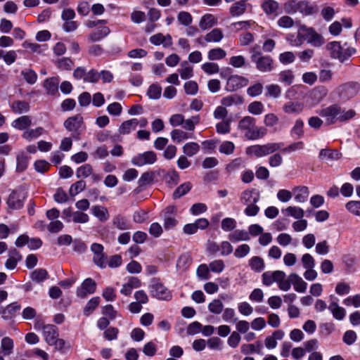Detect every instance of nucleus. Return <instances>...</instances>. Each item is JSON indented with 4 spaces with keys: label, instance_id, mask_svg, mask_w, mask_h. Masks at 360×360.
<instances>
[{
    "label": "nucleus",
    "instance_id": "09e8293b",
    "mask_svg": "<svg viewBox=\"0 0 360 360\" xmlns=\"http://www.w3.org/2000/svg\"><path fill=\"white\" fill-rule=\"evenodd\" d=\"M192 188V185L190 182H186L179 187L173 193V198L177 199L181 196L186 195Z\"/></svg>",
    "mask_w": 360,
    "mask_h": 360
},
{
    "label": "nucleus",
    "instance_id": "2f4dec72",
    "mask_svg": "<svg viewBox=\"0 0 360 360\" xmlns=\"http://www.w3.org/2000/svg\"><path fill=\"white\" fill-rule=\"evenodd\" d=\"M232 242L247 241L250 240L249 233L245 230H236L229 236Z\"/></svg>",
    "mask_w": 360,
    "mask_h": 360
},
{
    "label": "nucleus",
    "instance_id": "58836bf2",
    "mask_svg": "<svg viewBox=\"0 0 360 360\" xmlns=\"http://www.w3.org/2000/svg\"><path fill=\"white\" fill-rule=\"evenodd\" d=\"M17 165L16 170L18 172H23L27 167L28 165V157L25 154L24 152H20L18 154L17 158Z\"/></svg>",
    "mask_w": 360,
    "mask_h": 360
},
{
    "label": "nucleus",
    "instance_id": "338daca9",
    "mask_svg": "<svg viewBox=\"0 0 360 360\" xmlns=\"http://www.w3.org/2000/svg\"><path fill=\"white\" fill-rule=\"evenodd\" d=\"M277 24L281 28L288 29L293 26L294 21L290 16L284 15L278 20Z\"/></svg>",
    "mask_w": 360,
    "mask_h": 360
},
{
    "label": "nucleus",
    "instance_id": "4d7b16f0",
    "mask_svg": "<svg viewBox=\"0 0 360 360\" xmlns=\"http://www.w3.org/2000/svg\"><path fill=\"white\" fill-rule=\"evenodd\" d=\"M244 167L243 160L241 158H236L226 165V169L229 173H232Z\"/></svg>",
    "mask_w": 360,
    "mask_h": 360
},
{
    "label": "nucleus",
    "instance_id": "b1692460",
    "mask_svg": "<svg viewBox=\"0 0 360 360\" xmlns=\"http://www.w3.org/2000/svg\"><path fill=\"white\" fill-rule=\"evenodd\" d=\"M139 120L136 118H133L129 120H127L122 123L119 128V132L121 134H129L131 131L136 129L137 125H139Z\"/></svg>",
    "mask_w": 360,
    "mask_h": 360
},
{
    "label": "nucleus",
    "instance_id": "052dcab7",
    "mask_svg": "<svg viewBox=\"0 0 360 360\" xmlns=\"http://www.w3.org/2000/svg\"><path fill=\"white\" fill-rule=\"evenodd\" d=\"M224 305L219 300H214L208 305V309L210 312L216 314H219L222 312Z\"/></svg>",
    "mask_w": 360,
    "mask_h": 360
},
{
    "label": "nucleus",
    "instance_id": "7ed1b4c3",
    "mask_svg": "<svg viewBox=\"0 0 360 360\" xmlns=\"http://www.w3.org/2000/svg\"><path fill=\"white\" fill-rule=\"evenodd\" d=\"M283 145L282 143H267L263 145H253L246 148L245 153L250 156L262 158L280 150Z\"/></svg>",
    "mask_w": 360,
    "mask_h": 360
},
{
    "label": "nucleus",
    "instance_id": "f03ea898",
    "mask_svg": "<svg viewBox=\"0 0 360 360\" xmlns=\"http://www.w3.org/2000/svg\"><path fill=\"white\" fill-rule=\"evenodd\" d=\"M258 46H253L251 53V61L255 64L256 68L261 72H269L274 70V60L269 56H264L257 50Z\"/></svg>",
    "mask_w": 360,
    "mask_h": 360
},
{
    "label": "nucleus",
    "instance_id": "49530a36",
    "mask_svg": "<svg viewBox=\"0 0 360 360\" xmlns=\"http://www.w3.org/2000/svg\"><path fill=\"white\" fill-rule=\"evenodd\" d=\"M93 167L90 164H85L77 168L76 176L77 178H87L92 174Z\"/></svg>",
    "mask_w": 360,
    "mask_h": 360
},
{
    "label": "nucleus",
    "instance_id": "13d9d810",
    "mask_svg": "<svg viewBox=\"0 0 360 360\" xmlns=\"http://www.w3.org/2000/svg\"><path fill=\"white\" fill-rule=\"evenodd\" d=\"M202 70L208 75H213L219 72V67L217 63L207 62L202 65Z\"/></svg>",
    "mask_w": 360,
    "mask_h": 360
},
{
    "label": "nucleus",
    "instance_id": "412c9836",
    "mask_svg": "<svg viewBox=\"0 0 360 360\" xmlns=\"http://www.w3.org/2000/svg\"><path fill=\"white\" fill-rule=\"evenodd\" d=\"M217 24V19L210 13L202 15L199 22V27L202 30H208Z\"/></svg>",
    "mask_w": 360,
    "mask_h": 360
},
{
    "label": "nucleus",
    "instance_id": "f257e3e1",
    "mask_svg": "<svg viewBox=\"0 0 360 360\" xmlns=\"http://www.w3.org/2000/svg\"><path fill=\"white\" fill-rule=\"evenodd\" d=\"M238 130L250 141L261 139L267 134L264 127L257 126L256 119L251 116H245L238 121Z\"/></svg>",
    "mask_w": 360,
    "mask_h": 360
},
{
    "label": "nucleus",
    "instance_id": "393cba45",
    "mask_svg": "<svg viewBox=\"0 0 360 360\" xmlns=\"http://www.w3.org/2000/svg\"><path fill=\"white\" fill-rule=\"evenodd\" d=\"M295 200L297 202H305L309 195V188L307 186H298L292 189Z\"/></svg>",
    "mask_w": 360,
    "mask_h": 360
},
{
    "label": "nucleus",
    "instance_id": "ea45409f",
    "mask_svg": "<svg viewBox=\"0 0 360 360\" xmlns=\"http://www.w3.org/2000/svg\"><path fill=\"white\" fill-rule=\"evenodd\" d=\"M249 265L256 272H261L265 266L263 259L257 256L252 257L249 260Z\"/></svg>",
    "mask_w": 360,
    "mask_h": 360
},
{
    "label": "nucleus",
    "instance_id": "a19ab883",
    "mask_svg": "<svg viewBox=\"0 0 360 360\" xmlns=\"http://www.w3.org/2000/svg\"><path fill=\"white\" fill-rule=\"evenodd\" d=\"M297 12L305 15H309L315 12V8L309 1H300Z\"/></svg>",
    "mask_w": 360,
    "mask_h": 360
},
{
    "label": "nucleus",
    "instance_id": "c03bdc74",
    "mask_svg": "<svg viewBox=\"0 0 360 360\" xmlns=\"http://www.w3.org/2000/svg\"><path fill=\"white\" fill-rule=\"evenodd\" d=\"M48 272L44 269H37L31 273V278L37 283H41L47 279Z\"/></svg>",
    "mask_w": 360,
    "mask_h": 360
},
{
    "label": "nucleus",
    "instance_id": "f704fd0d",
    "mask_svg": "<svg viewBox=\"0 0 360 360\" xmlns=\"http://www.w3.org/2000/svg\"><path fill=\"white\" fill-rule=\"evenodd\" d=\"M12 110L17 114H22L30 110V104L24 101H17L11 105Z\"/></svg>",
    "mask_w": 360,
    "mask_h": 360
},
{
    "label": "nucleus",
    "instance_id": "cd10ccee",
    "mask_svg": "<svg viewBox=\"0 0 360 360\" xmlns=\"http://www.w3.org/2000/svg\"><path fill=\"white\" fill-rule=\"evenodd\" d=\"M92 214L101 221H105L109 219L108 209L103 206L95 205L91 208Z\"/></svg>",
    "mask_w": 360,
    "mask_h": 360
},
{
    "label": "nucleus",
    "instance_id": "a18cd8bd",
    "mask_svg": "<svg viewBox=\"0 0 360 360\" xmlns=\"http://www.w3.org/2000/svg\"><path fill=\"white\" fill-rule=\"evenodd\" d=\"M100 303V297H92L86 304L84 308V314L86 316H89L98 306Z\"/></svg>",
    "mask_w": 360,
    "mask_h": 360
},
{
    "label": "nucleus",
    "instance_id": "5701e85b",
    "mask_svg": "<svg viewBox=\"0 0 360 360\" xmlns=\"http://www.w3.org/2000/svg\"><path fill=\"white\" fill-rule=\"evenodd\" d=\"M223 38V32L219 28L213 29L210 32H207L204 37L205 41L208 43H219Z\"/></svg>",
    "mask_w": 360,
    "mask_h": 360
},
{
    "label": "nucleus",
    "instance_id": "7c9ffc66",
    "mask_svg": "<svg viewBox=\"0 0 360 360\" xmlns=\"http://www.w3.org/2000/svg\"><path fill=\"white\" fill-rule=\"evenodd\" d=\"M58 83L59 79L58 77H51L44 81V86L48 94L53 95L58 91Z\"/></svg>",
    "mask_w": 360,
    "mask_h": 360
},
{
    "label": "nucleus",
    "instance_id": "c756f323",
    "mask_svg": "<svg viewBox=\"0 0 360 360\" xmlns=\"http://www.w3.org/2000/svg\"><path fill=\"white\" fill-rule=\"evenodd\" d=\"M112 223L115 228L120 231L127 230L130 229V224L128 222L127 219L120 214L115 216L112 219Z\"/></svg>",
    "mask_w": 360,
    "mask_h": 360
},
{
    "label": "nucleus",
    "instance_id": "603ef678",
    "mask_svg": "<svg viewBox=\"0 0 360 360\" xmlns=\"http://www.w3.org/2000/svg\"><path fill=\"white\" fill-rule=\"evenodd\" d=\"M340 153L337 150L330 149H322L319 153V158L322 160H337Z\"/></svg>",
    "mask_w": 360,
    "mask_h": 360
},
{
    "label": "nucleus",
    "instance_id": "6e6552de",
    "mask_svg": "<svg viewBox=\"0 0 360 360\" xmlns=\"http://www.w3.org/2000/svg\"><path fill=\"white\" fill-rule=\"evenodd\" d=\"M103 246L97 243H94L91 245V251L94 253V263L101 269L106 267L107 257L103 252Z\"/></svg>",
    "mask_w": 360,
    "mask_h": 360
},
{
    "label": "nucleus",
    "instance_id": "a211bd4d",
    "mask_svg": "<svg viewBox=\"0 0 360 360\" xmlns=\"http://www.w3.org/2000/svg\"><path fill=\"white\" fill-rule=\"evenodd\" d=\"M283 275L282 271H266L262 274V283L266 286L271 285L273 283H277Z\"/></svg>",
    "mask_w": 360,
    "mask_h": 360
},
{
    "label": "nucleus",
    "instance_id": "4468645a",
    "mask_svg": "<svg viewBox=\"0 0 360 360\" xmlns=\"http://www.w3.org/2000/svg\"><path fill=\"white\" fill-rule=\"evenodd\" d=\"M259 193L257 189H246L241 193L240 202L243 205L257 203L259 200Z\"/></svg>",
    "mask_w": 360,
    "mask_h": 360
},
{
    "label": "nucleus",
    "instance_id": "37998d69",
    "mask_svg": "<svg viewBox=\"0 0 360 360\" xmlns=\"http://www.w3.org/2000/svg\"><path fill=\"white\" fill-rule=\"evenodd\" d=\"M200 150V146L195 142L186 143L183 146L184 153L188 157H192L197 154Z\"/></svg>",
    "mask_w": 360,
    "mask_h": 360
},
{
    "label": "nucleus",
    "instance_id": "dca6fc26",
    "mask_svg": "<svg viewBox=\"0 0 360 360\" xmlns=\"http://www.w3.org/2000/svg\"><path fill=\"white\" fill-rule=\"evenodd\" d=\"M82 123L83 117L80 115H76L68 117L63 125L69 131L76 132L82 127Z\"/></svg>",
    "mask_w": 360,
    "mask_h": 360
},
{
    "label": "nucleus",
    "instance_id": "0eeeda50",
    "mask_svg": "<svg viewBox=\"0 0 360 360\" xmlns=\"http://www.w3.org/2000/svg\"><path fill=\"white\" fill-rule=\"evenodd\" d=\"M26 193L22 188L13 191L7 200L8 206L14 210H18L23 207Z\"/></svg>",
    "mask_w": 360,
    "mask_h": 360
},
{
    "label": "nucleus",
    "instance_id": "bf43d9fd",
    "mask_svg": "<svg viewBox=\"0 0 360 360\" xmlns=\"http://www.w3.org/2000/svg\"><path fill=\"white\" fill-rule=\"evenodd\" d=\"M345 207L350 213L360 217V201L351 200L346 203Z\"/></svg>",
    "mask_w": 360,
    "mask_h": 360
},
{
    "label": "nucleus",
    "instance_id": "de8ad7c7",
    "mask_svg": "<svg viewBox=\"0 0 360 360\" xmlns=\"http://www.w3.org/2000/svg\"><path fill=\"white\" fill-rule=\"evenodd\" d=\"M283 212H285L287 215L297 219H302L304 214V212L302 208L295 206H289Z\"/></svg>",
    "mask_w": 360,
    "mask_h": 360
},
{
    "label": "nucleus",
    "instance_id": "ddd939ff",
    "mask_svg": "<svg viewBox=\"0 0 360 360\" xmlns=\"http://www.w3.org/2000/svg\"><path fill=\"white\" fill-rule=\"evenodd\" d=\"M248 83V79L245 77L239 75H232L227 80L226 89L229 91H235L245 86Z\"/></svg>",
    "mask_w": 360,
    "mask_h": 360
},
{
    "label": "nucleus",
    "instance_id": "8fccbe9b",
    "mask_svg": "<svg viewBox=\"0 0 360 360\" xmlns=\"http://www.w3.org/2000/svg\"><path fill=\"white\" fill-rule=\"evenodd\" d=\"M264 110L263 103L260 101H253L248 106V110L250 113L254 115H261Z\"/></svg>",
    "mask_w": 360,
    "mask_h": 360
},
{
    "label": "nucleus",
    "instance_id": "f3484780",
    "mask_svg": "<svg viewBox=\"0 0 360 360\" xmlns=\"http://www.w3.org/2000/svg\"><path fill=\"white\" fill-rule=\"evenodd\" d=\"M304 105L299 101H288L283 105V112L288 115H297L303 110Z\"/></svg>",
    "mask_w": 360,
    "mask_h": 360
},
{
    "label": "nucleus",
    "instance_id": "c85d7f7f",
    "mask_svg": "<svg viewBox=\"0 0 360 360\" xmlns=\"http://www.w3.org/2000/svg\"><path fill=\"white\" fill-rule=\"evenodd\" d=\"M110 29L105 25L98 26V30L89 35L91 41H98L106 37L110 33Z\"/></svg>",
    "mask_w": 360,
    "mask_h": 360
},
{
    "label": "nucleus",
    "instance_id": "3c124183",
    "mask_svg": "<svg viewBox=\"0 0 360 360\" xmlns=\"http://www.w3.org/2000/svg\"><path fill=\"white\" fill-rule=\"evenodd\" d=\"M165 179L170 187H173L179 183V174L175 169H172L165 174Z\"/></svg>",
    "mask_w": 360,
    "mask_h": 360
},
{
    "label": "nucleus",
    "instance_id": "20e7f679",
    "mask_svg": "<svg viewBox=\"0 0 360 360\" xmlns=\"http://www.w3.org/2000/svg\"><path fill=\"white\" fill-rule=\"evenodd\" d=\"M41 329L47 344L55 346V348L58 350L65 347V342L64 340L58 338V328L54 325H45Z\"/></svg>",
    "mask_w": 360,
    "mask_h": 360
},
{
    "label": "nucleus",
    "instance_id": "423d86ee",
    "mask_svg": "<svg viewBox=\"0 0 360 360\" xmlns=\"http://www.w3.org/2000/svg\"><path fill=\"white\" fill-rule=\"evenodd\" d=\"M150 295L159 300H169L172 299V293L158 278H153L149 285Z\"/></svg>",
    "mask_w": 360,
    "mask_h": 360
},
{
    "label": "nucleus",
    "instance_id": "680f3d73",
    "mask_svg": "<svg viewBox=\"0 0 360 360\" xmlns=\"http://www.w3.org/2000/svg\"><path fill=\"white\" fill-rule=\"evenodd\" d=\"M86 188V182L83 180H80L73 184L70 188V194L71 195H76L79 193L82 192Z\"/></svg>",
    "mask_w": 360,
    "mask_h": 360
},
{
    "label": "nucleus",
    "instance_id": "0e129e2a",
    "mask_svg": "<svg viewBox=\"0 0 360 360\" xmlns=\"http://www.w3.org/2000/svg\"><path fill=\"white\" fill-rule=\"evenodd\" d=\"M355 112L353 110H345L340 107V113L338 115V121L344 122L352 118L355 115Z\"/></svg>",
    "mask_w": 360,
    "mask_h": 360
},
{
    "label": "nucleus",
    "instance_id": "2eb2a0df",
    "mask_svg": "<svg viewBox=\"0 0 360 360\" xmlns=\"http://www.w3.org/2000/svg\"><path fill=\"white\" fill-rule=\"evenodd\" d=\"M359 91V85L356 83H348L340 88V94L342 98L348 99L355 96Z\"/></svg>",
    "mask_w": 360,
    "mask_h": 360
},
{
    "label": "nucleus",
    "instance_id": "e2e57ef3",
    "mask_svg": "<svg viewBox=\"0 0 360 360\" xmlns=\"http://www.w3.org/2000/svg\"><path fill=\"white\" fill-rule=\"evenodd\" d=\"M278 117L274 113H268L264 117V124L266 127H273L278 123Z\"/></svg>",
    "mask_w": 360,
    "mask_h": 360
},
{
    "label": "nucleus",
    "instance_id": "6e6d98bb",
    "mask_svg": "<svg viewBox=\"0 0 360 360\" xmlns=\"http://www.w3.org/2000/svg\"><path fill=\"white\" fill-rule=\"evenodd\" d=\"M177 20L184 26H189L193 21L192 15L187 11H180L177 15Z\"/></svg>",
    "mask_w": 360,
    "mask_h": 360
},
{
    "label": "nucleus",
    "instance_id": "473e14b6",
    "mask_svg": "<svg viewBox=\"0 0 360 360\" xmlns=\"http://www.w3.org/2000/svg\"><path fill=\"white\" fill-rule=\"evenodd\" d=\"M328 309L332 312L335 319L342 320L345 316V310L342 307H340L337 302H331Z\"/></svg>",
    "mask_w": 360,
    "mask_h": 360
},
{
    "label": "nucleus",
    "instance_id": "f8f14e48",
    "mask_svg": "<svg viewBox=\"0 0 360 360\" xmlns=\"http://www.w3.org/2000/svg\"><path fill=\"white\" fill-rule=\"evenodd\" d=\"M96 283L90 278H86L81 286L77 289V295L79 297L84 298L89 294H93L96 291Z\"/></svg>",
    "mask_w": 360,
    "mask_h": 360
},
{
    "label": "nucleus",
    "instance_id": "5fc2aeb1",
    "mask_svg": "<svg viewBox=\"0 0 360 360\" xmlns=\"http://www.w3.org/2000/svg\"><path fill=\"white\" fill-rule=\"evenodd\" d=\"M180 76L183 79H188L193 77V67L188 65L186 61L181 64V68L179 69Z\"/></svg>",
    "mask_w": 360,
    "mask_h": 360
},
{
    "label": "nucleus",
    "instance_id": "a878e982",
    "mask_svg": "<svg viewBox=\"0 0 360 360\" xmlns=\"http://www.w3.org/2000/svg\"><path fill=\"white\" fill-rule=\"evenodd\" d=\"M32 124V120L27 115L21 116L13 121L11 126L18 130H24Z\"/></svg>",
    "mask_w": 360,
    "mask_h": 360
},
{
    "label": "nucleus",
    "instance_id": "72a5a7b5",
    "mask_svg": "<svg viewBox=\"0 0 360 360\" xmlns=\"http://www.w3.org/2000/svg\"><path fill=\"white\" fill-rule=\"evenodd\" d=\"M191 262L192 259L191 256L187 253L183 254L178 259L176 267L179 270L185 271L189 267Z\"/></svg>",
    "mask_w": 360,
    "mask_h": 360
},
{
    "label": "nucleus",
    "instance_id": "4c0bfd02",
    "mask_svg": "<svg viewBox=\"0 0 360 360\" xmlns=\"http://www.w3.org/2000/svg\"><path fill=\"white\" fill-rule=\"evenodd\" d=\"M226 52L221 48H214L210 49L207 53V58L210 60H217L226 57Z\"/></svg>",
    "mask_w": 360,
    "mask_h": 360
},
{
    "label": "nucleus",
    "instance_id": "9b49d317",
    "mask_svg": "<svg viewBox=\"0 0 360 360\" xmlns=\"http://www.w3.org/2000/svg\"><path fill=\"white\" fill-rule=\"evenodd\" d=\"M338 113H340V106L338 105H330L319 112V114L326 119L328 124H332L338 121Z\"/></svg>",
    "mask_w": 360,
    "mask_h": 360
},
{
    "label": "nucleus",
    "instance_id": "9d476101",
    "mask_svg": "<svg viewBox=\"0 0 360 360\" xmlns=\"http://www.w3.org/2000/svg\"><path fill=\"white\" fill-rule=\"evenodd\" d=\"M302 30L305 35V40H307V43L315 47H319L324 44L325 41L323 37L313 28L307 27L303 25Z\"/></svg>",
    "mask_w": 360,
    "mask_h": 360
},
{
    "label": "nucleus",
    "instance_id": "6ab92c4d",
    "mask_svg": "<svg viewBox=\"0 0 360 360\" xmlns=\"http://www.w3.org/2000/svg\"><path fill=\"white\" fill-rule=\"evenodd\" d=\"M289 277L295 290L298 292H304L306 291L307 283L298 274L292 273L289 275Z\"/></svg>",
    "mask_w": 360,
    "mask_h": 360
},
{
    "label": "nucleus",
    "instance_id": "864d4df0",
    "mask_svg": "<svg viewBox=\"0 0 360 360\" xmlns=\"http://www.w3.org/2000/svg\"><path fill=\"white\" fill-rule=\"evenodd\" d=\"M171 138L173 141L179 143L181 141L188 139L189 136L188 133L181 129H174L171 132Z\"/></svg>",
    "mask_w": 360,
    "mask_h": 360
},
{
    "label": "nucleus",
    "instance_id": "e433bc0d",
    "mask_svg": "<svg viewBox=\"0 0 360 360\" xmlns=\"http://www.w3.org/2000/svg\"><path fill=\"white\" fill-rule=\"evenodd\" d=\"M44 128L38 127L35 129H32L24 131L22 136L27 141H30L40 136L44 133Z\"/></svg>",
    "mask_w": 360,
    "mask_h": 360
},
{
    "label": "nucleus",
    "instance_id": "aec40b11",
    "mask_svg": "<svg viewBox=\"0 0 360 360\" xmlns=\"http://www.w3.org/2000/svg\"><path fill=\"white\" fill-rule=\"evenodd\" d=\"M261 7L263 11L268 15H276L279 10V4L275 0H264Z\"/></svg>",
    "mask_w": 360,
    "mask_h": 360
},
{
    "label": "nucleus",
    "instance_id": "bb28decb",
    "mask_svg": "<svg viewBox=\"0 0 360 360\" xmlns=\"http://www.w3.org/2000/svg\"><path fill=\"white\" fill-rule=\"evenodd\" d=\"M246 8V4L238 1L231 6L229 13L232 17H239L245 13Z\"/></svg>",
    "mask_w": 360,
    "mask_h": 360
},
{
    "label": "nucleus",
    "instance_id": "79ce46f5",
    "mask_svg": "<svg viewBox=\"0 0 360 360\" xmlns=\"http://www.w3.org/2000/svg\"><path fill=\"white\" fill-rule=\"evenodd\" d=\"M262 347L261 342H257L255 344H245L240 347L241 352L245 354L254 352L259 353Z\"/></svg>",
    "mask_w": 360,
    "mask_h": 360
},
{
    "label": "nucleus",
    "instance_id": "774afa93",
    "mask_svg": "<svg viewBox=\"0 0 360 360\" xmlns=\"http://www.w3.org/2000/svg\"><path fill=\"white\" fill-rule=\"evenodd\" d=\"M22 75L26 82L30 84H34L37 81V75L36 72L31 69H27L22 71Z\"/></svg>",
    "mask_w": 360,
    "mask_h": 360
},
{
    "label": "nucleus",
    "instance_id": "c9c22d12",
    "mask_svg": "<svg viewBox=\"0 0 360 360\" xmlns=\"http://www.w3.org/2000/svg\"><path fill=\"white\" fill-rule=\"evenodd\" d=\"M265 96L278 98L281 94V88L278 84H269L265 86Z\"/></svg>",
    "mask_w": 360,
    "mask_h": 360
},
{
    "label": "nucleus",
    "instance_id": "4be33fe9",
    "mask_svg": "<svg viewBox=\"0 0 360 360\" xmlns=\"http://www.w3.org/2000/svg\"><path fill=\"white\" fill-rule=\"evenodd\" d=\"M14 342L9 337H4L1 340V353L6 356L13 353Z\"/></svg>",
    "mask_w": 360,
    "mask_h": 360
},
{
    "label": "nucleus",
    "instance_id": "39448f33",
    "mask_svg": "<svg viewBox=\"0 0 360 360\" xmlns=\"http://www.w3.org/2000/svg\"><path fill=\"white\" fill-rule=\"evenodd\" d=\"M326 48L330 51V55L333 58L338 59L342 63L347 60L356 52L355 49L352 47L343 49L338 41L328 43Z\"/></svg>",
    "mask_w": 360,
    "mask_h": 360
},
{
    "label": "nucleus",
    "instance_id": "1a4fd4ad",
    "mask_svg": "<svg viewBox=\"0 0 360 360\" xmlns=\"http://www.w3.org/2000/svg\"><path fill=\"white\" fill-rule=\"evenodd\" d=\"M157 160L156 154L153 151H147L138 154L131 159V163L137 167L153 165Z\"/></svg>",
    "mask_w": 360,
    "mask_h": 360
},
{
    "label": "nucleus",
    "instance_id": "69168bd1",
    "mask_svg": "<svg viewBox=\"0 0 360 360\" xmlns=\"http://www.w3.org/2000/svg\"><path fill=\"white\" fill-rule=\"evenodd\" d=\"M301 262L304 269H311L315 267V259L309 253H305L302 256Z\"/></svg>",
    "mask_w": 360,
    "mask_h": 360
}]
</instances>
